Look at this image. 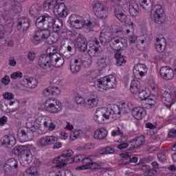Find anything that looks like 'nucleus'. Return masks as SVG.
I'll return each instance as SVG.
<instances>
[{"mask_svg": "<svg viewBox=\"0 0 176 176\" xmlns=\"http://www.w3.org/2000/svg\"><path fill=\"white\" fill-rule=\"evenodd\" d=\"M162 101L165 102L166 107L170 109L174 102L176 101V91L170 93L164 91L162 94Z\"/></svg>", "mask_w": 176, "mask_h": 176, "instance_id": "obj_13", "label": "nucleus"}, {"mask_svg": "<svg viewBox=\"0 0 176 176\" xmlns=\"http://www.w3.org/2000/svg\"><path fill=\"white\" fill-rule=\"evenodd\" d=\"M81 162L82 163V166H77L76 168V170H89V168L90 167V164H91V158L90 157H85V155H82V158L81 160Z\"/></svg>", "mask_w": 176, "mask_h": 176, "instance_id": "obj_28", "label": "nucleus"}, {"mask_svg": "<svg viewBox=\"0 0 176 176\" xmlns=\"http://www.w3.org/2000/svg\"><path fill=\"white\" fill-rule=\"evenodd\" d=\"M114 14L116 19H118V20H119V21H120L121 23H127V15L122 12V11L119 10H116L114 12Z\"/></svg>", "mask_w": 176, "mask_h": 176, "instance_id": "obj_35", "label": "nucleus"}, {"mask_svg": "<svg viewBox=\"0 0 176 176\" xmlns=\"http://www.w3.org/2000/svg\"><path fill=\"white\" fill-rule=\"evenodd\" d=\"M2 145H6L8 148H13L16 145V138L12 135H5L1 139Z\"/></svg>", "mask_w": 176, "mask_h": 176, "instance_id": "obj_22", "label": "nucleus"}, {"mask_svg": "<svg viewBox=\"0 0 176 176\" xmlns=\"http://www.w3.org/2000/svg\"><path fill=\"white\" fill-rule=\"evenodd\" d=\"M51 67H54V62L60 57V54L47 53Z\"/></svg>", "mask_w": 176, "mask_h": 176, "instance_id": "obj_39", "label": "nucleus"}, {"mask_svg": "<svg viewBox=\"0 0 176 176\" xmlns=\"http://www.w3.org/2000/svg\"><path fill=\"white\" fill-rule=\"evenodd\" d=\"M145 111L144 108L135 107L133 108L131 114L136 120H141L144 116H145Z\"/></svg>", "mask_w": 176, "mask_h": 176, "instance_id": "obj_26", "label": "nucleus"}, {"mask_svg": "<svg viewBox=\"0 0 176 176\" xmlns=\"http://www.w3.org/2000/svg\"><path fill=\"white\" fill-rule=\"evenodd\" d=\"M40 32V35H41L42 39H45V43L47 45H53L57 42V38H54V36H52V31L48 29H44L38 31Z\"/></svg>", "mask_w": 176, "mask_h": 176, "instance_id": "obj_16", "label": "nucleus"}, {"mask_svg": "<svg viewBox=\"0 0 176 176\" xmlns=\"http://www.w3.org/2000/svg\"><path fill=\"white\" fill-rule=\"evenodd\" d=\"M130 142L131 146L126 150L127 153H131V152H133V149H135V148H140V146H142V145L145 144V136H138L133 139Z\"/></svg>", "mask_w": 176, "mask_h": 176, "instance_id": "obj_15", "label": "nucleus"}, {"mask_svg": "<svg viewBox=\"0 0 176 176\" xmlns=\"http://www.w3.org/2000/svg\"><path fill=\"white\" fill-rule=\"evenodd\" d=\"M64 63H65L64 58L60 56L54 62V67L55 66L56 68H60V67H63V65H64Z\"/></svg>", "mask_w": 176, "mask_h": 176, "instance_id": "obj_50", "label": "nucleus"}, {"mask_svg": "<svg viewBox=\"0 0 176 176\" xmlns=\"http://www.w3.org/2000/svg\"><path fill=\"white\" fill-rule=\"evenodd\" d=\"M146 68V66L144 64H138L135 66L134 69L135 71H137L138 72H140L141 71H145V69Z\"/></svg>", "mask_w": 176, "mask_h": 176, "instance_id": "obj_57", "label": "nucleus"}, {"mask_svg": "<svg viewBox=\"0 0 176 176\" xmlns=\"http://www.w3.org/2000/svg\"><path fill=\"white\" fill-rule=\"evenodd\" d=\"M58 138L54 135H47L38 139V144L39 146H48V145H53L54 142H57Z\"/></svg>", "mask_w": 176, "mask_h": 176, "instance_id": "obj_17", "label": "nucleus"}, {"mask_svg": "<svg viewBox=\"0 0 176 176\" xmlns=\"http://www.w3.org/2000/svg\"><path fill=\"white\" fill-rule=\"evenodd\" d=\"M38 64L41 68H43V69H49V68H52V65L47 54L40 56Z\"/></svg>", "mask_w": 176, "mask_h": 176, "instance_id": "obj_19", "label": "nucleus"}, {"mask_svg": "<svg viewBox=\"0 0 176 176\" xmlns=\"http://www.w3.org/2000/svg\"><path fill=\"white\" fill-rule=\"evenodd\" d=\"M82 157L83 155H76L74 157L69 159V160H70L69 164H71L72 163H79L80 160L82 161Z\"/></svg>", "mask_w": 176, "mask_h": 176, "instance_id": "obj_54", "label": "nucleus"}, {"mask_svg": "<svg viewBox=\"0 0 176 176\" xmlns=\"http://www.w3.org/2000/svg\"><path fill=\"white\" fill-rule=\"evenodd\" d=\"M16 137L19 142H26L29 140H32V132L30 131L28 127L19 129Z\"/></svg>", "mask_w": 176, "mask_h": 176, "instance_id": "obj_12", "label": "nucleus"}, {"mask_svg": "<svg viewBox=\"0 0 176 176\" xmlns=\"http://www.w3.org/2000/svg\"><path fill=\"white\" fill-rule=\"evenodd\" d=\"M35 24L36 27L39 29L43 28L44 25H47V28H51L59 36H65L67 35V30L63 28V20L60 19L56 20L47 14L38 16L36 20Z\"/></svg>", "mask_w": 176, "mask_h": 176, "instance_id": "obj_1", "label": "nucleus"}, {"mask_svg": "<svg viewBox=\"0 0 176 176\" xmlns=\"http://www.w3.org/2000/svg\"><path fill=\"white\" fill-rule=\"evenodd\" d=\"M26 126H32L29 131L32 133V137H34V133H36V130L39 129L41 124L38 123V120L35 118L30 117L28 118Z\"/></svg>", "mask_w": 176, "mask_h": 176, "instance_id": "obj_21", "label": "nucleus"}, {"mask_svg": "<svg viewBox=\"0 0 176 176\" xmlns=\"http://www.w3.org/2000/svg\"><path fill=\"white\" fill-rule=\"evenodd\" d=\"M3 97L4 100H13V98H14V95L10 92H4L3 94Z\"/></svg>", "mask_w": 176, "mask_h": 176, "instance_id": "obj_58", "label": "nucleus"}, {"mask_svg": "<svg viewBox=\"0 0 176 176\" xmlns=\"http://www.w3.org/2000/svg\"><path fill=\"white\" fill-rule=\"evenodd\" d=\"M46 5L48 6V8L54 10L55 16L60 10H63L67 8L64 3L58 2V0H45L44 6L46 7Z\"/></svg>", "mask_w": 176, "mask_h": 176, "instance_id": "obj_10", "label": "nucleus"}, {"mask_svg": "<svg viewBox=\"0 0 176 176\" xmlns=\"http://www.w3.org/2000/svg\"><path fill=\"white\" fill-rule=\"evenodd\" d=\"M155 48L158 53H163L166 49V42H164V45L162 43H157L155 45Z\"/></svg>", "mask_w": 176, "mask_h": 176, "instance_id": "obj_51", "label": "nucleus"}, {"mask_svg": "<svg viewBox=\"0 0 176 176\" xmlns=\"http://www.w3.org/2000/svg\"><path fill=\"white\" fill-rule=\"evenodd\" d=\"M139 98H140L141 101L146 100L147 98L149 97L150 94L146 91V90H139L138 92Z\"/></svg>", "mask_w": 176, "mask_h": 176, "instance_id": "obj_48", "label": "nucleus"}, {"mask_svg": "<svg viewBox=\"0 0 176 176\" xmlns=\"http://www.w3.org/2000/svg\"><path fill=\"white\" fill-rule=\"evenodd\" d=\"M28 148L24 146H18L14 148L13 153L18 156H23L25 153H28Z\"/></svg>", "mask_w": 176, "mask_h": 176, "instance_id": "obj_32", "label": "nucleus"}, {"mask_svg": "<svg viewBox=\"0 0 176 176\" xmlns=\"http://www.w3.org/2000/svg\"><path fill=\"white\" fill-rule=\"evenodd\" d=\"M42 36L41 35L40 32L37 31L34 34L32 42L34 43V45H39V43L42 42Z\"/></svg>", "mask_w": 176, "mask_h": 176, "instance_id": "obj_41", "label": "nucleus"}, {"mask_svg": "<svg viewBox=\"0 0 176 176\" xmlns=\"http://www.w3.org/2000/svg\"><path fill=\"white\" fill-rule=\"evenodd\" d=\"M72 36H76L75 42L77 48L80 50V52L85 53V52L87 50V40L86 39V38L80 34V33H78L76 32H72Z\"/></svg>", "mask_w": 176, "mask_h": 176, "instance_id": "obj_9", "label": "nucleus"}, {"mask_svg": "<svg viewBox=\"0 0 176 176\" xmlns=\"http://www.w3.org/2000/svg\"><path fill=\"white\" fill-rule=\"evenodd\" d=\"M55 16H56V17H62V19H65V17L68 16V10L67 9V7H65V9L60 10Z\"/></svg>", "mask_w": 176, "mask_h": 176, "instance_id": "obj_52", "label": "nucleus"}, {"mask_svg": "<svg viewBox=\"0 0 176 176\" xmlns=\"http://www.w3.org/2000/svg\"><path fill=\"white\" fill-rule=\"evenodd\" d=\"M98 52H100V49L91 47L90 50H88V54L89 57H98Z\"/></svg>", "mask_w": 176, "mask_h": 176, "instance_id": "obj_49", "label": "nucleus"}, {"mask_svg": "<svg viewBox=\"0 0 176 176\" xmlns=\"http://www.w3.org/2000/svg\"><path fill=\"white\" fill-rule=\"evenodd\" d=\"M45 127H48V130L50 131H53L54 129H56V124L54 123H52V119L49 117H47L45 118V121L43 123Z\"/></svg>", "mask_w": 176, "mask_h": 176, "instance_id": "obj_37", "label": "nucleus"}, {"mask_svg": "<svg viewBox=\"0 0 176 176\" xmlns=\"http://www.w3.org/2000/svg\"><path fill=\"white\" fill-rule=\"evenodd\" d=\"M114 57L116 58V65L117 67H122V65L126 64V57L122 55V52H115Z\"/></svg>", "mask_w": 176, "mask_h": 176, "instance_id": "obj_30", "label": "nucleus"}, {"mask_svg": "<svg viewBox=\"0 0 176 176\" xmlns=\"http://www.w3.org/2000/svg\"><path fill=\"white\" fill-rule=\"evenodd\" d=\"M25 174H27L28 176H36L38 175V170H36V167L31 166L25 170Z\"/></svg>", "mask_w": 176, "mask_h": 176, "instance_id": "obj_45", "label": "nucleus"}, {"mask_svg": "<svg viewBox=\"0 0 176 176\" xmlns=\"http://www.w3.org/2000/svg\"><path fill=\"white\" fill-rule=\"evenodd\" d=\"M107 135H108V131H107V129L102 127L95 131L94 138L95 140H104L107 138Z\"/></svg>", "mask_w": 176, "mask_h": 176, "instance_id": "obj_27", "label": "nucleus"}, {"mask_svg": "<svg viewBox=\"0 0 176 176\" xmlns=\"http://www.w3.org/2000/svg\"><path fill=\"white\" fill-rule=\"evenodd\" d=\"M122 110L118 106H116L113 109H108L107 108H99L96 110L94 120L98 123H104V119H116L117 115H120Z\"/></svg>", "mask_w": 176, "mask_h": 176, "instance_id": "obj_3", "label": "nucleus"}, {"mask_svg": "<svg viewBox=\"0 0 176 176\" xmlns=\"http://www.w3.org/2000/svg\"><path fill=\"white\" fill-rule=\"evenodd\" d=\"M157 173L155 168H151V166L144 173V176H153Z\"/></svg>", "mask_w": 176, "mask_h": 176, "instance_id": "obj_53", "label": "nucleus"}, {"mask_svg": "<svg viewBox=\"0 0 176 176\" xmlns=\"http://www.w3.org/2000/svg\"><path fill=\"white\" fill-rule=\"evenodd\" d=\"M36 86H38V80L30 78L28 79V85H25V87L28 89H35Z\"/></svg>", "mask_w": 176, "mask_h": 176, "instance_id": "obj_42", "label": "nucleus"}, {"mask_svg": "<svg viewBox=\"0 0 176 176\" xmlns=\"http://www.w3.org/2000/svg\"><path fill=\"white\" fill-rule=\"evenodd\" d=\"M4 170L6 173H9V171H13V170H16L19 167V163L17 160L14 158H10L4 164Z\"/></svg>", "mask_w": 176, "mask_h": 176, "instance_id": "obj_20", "label": "nucleus"}, {"mask_svg": "<svg viewBox=\"0 0 176 176\" xmlns=\"http://www.w3.org/2000/svg\"><path fill=\"white\" fill-rule=\"evenodd\" d=\"M76 102L78 105H84L85 104V98L82 96H77L76 97Z\"/></svg>", "mask_w": 176, "mask_h": 176, "instance_id": "obj_60", "label": "nucleus"}, {"mask_svg": "<svg viewBox=\"0 0 176 176\" xmlns=\"http://www.w3.org/2000/svg\"><path fill=\"white\" fill-rule=\"evenodd\" d=\"M111 135L113 137H116L117 135H120L121 137H123V133L120 131V128H118V129L112 131Z\"/></svg>", "mask_w": 176, "mask_h": 176, "instance_id": "obj_63", "label": "nucleus"}, {"mask_svg": "<svg viewBox=\"0 0 176 176\" xmlns=\"http://www.w3.org/2000/svg\"><path fill=\"white\" fill-rule=\"evenodd\" d=\"M29 12L33 17H38L42 13V6L39 3H34L30 7Z\"/></svg>", "mask_w": 176, "mask_h": 176, "instance_id": "obj_24", "label": "nucleus"}, {"mask_svg": "<svg viewBox=\"0 0 176 176\" xmlns=\"http://www.w3.org/2000/svg\"><path fill=\"white\" fill-rule=\"evenodd\" d=\"M44 109L50 113H57L63 109V104L56 99L50 98L45 101Z\"/></svg>", "mask_w": 176, "mask_h": 176, "instance_id": "obj_7", "label": "nucleus"}, {"mask_svg": "<svg viewBox=\"0 0 176 176\" xmlns=\"http://www.w3.org/2000/svg\"><path fill=\"white\" fill-rule=\"evenodd\" d=\"M22 156H23V160L21 162V164H22V166H28V164H30V163L32 162V155L30 154V151L25 153Z\"/></svg>", "mask_w": 176, "mask_h": 176, "instance_id": "obj_36", "label": "nucleus"}, {"mask_svg": "<svg viewBox=\"0 0 176 176\" xmlns=\"http://www.w3.org/2000/svg\"><path fill=\"white\" fill-rule=\"evenodd\" d=\"M31 21L28 17H23L19 19L16 23V30L20 34H24L30 28Z\"/></svg>", "mask_w": 176, "mask_h": 176, "instance_id": "obj_14", "label": "nucleus"}, {"mask_svg": "<svg viewBox=\"0 0 176 176\" xmlns=\"http://www.w3.org/2000/svg\"><path fill=\"white\" fill-rule=\"evenodd\" d=\"M98 67L100 68H105L107 65V56H103L98 59L97 61Z\"/></svg>", "mask_w": 176, "mask_h": 176, "instance_id": "obj_43", "label": "nucleus"}, {"mask_svg": "<svg viewBox=\"0 0 176 176\" xmlns=\"http://www.w3.org/2000/svg\"><path fill=\"white\" fill-rule=\"evenodd\" d=\"M72 40L71 38H65L62 40L61 41V45L62 46H68V45H69V43H72Z\"/></svg>", "mask_w": 176, "mask_h": 176, "instance_id": "obj_61", "label": "nucleus"}, {"mask_svg": "<svg viewBox=\"0 0 176 176\" xmlns=\"http://www.w3.org/2000/svg\"><path fill=\"white\" fill-rule=\"evenodd\" d=\"M87 104L89 108H94L98 105V98H97V97H91L89 99H87Z\"/></svg>", "mask_w": 176, "mask_h": 176, "instance_id": "obj_40", "label": "nucleus"}, {"mask_svg": "<svg viewBox=\"0 0 176 176\" xmlns=\"http://www.w3.org/2000/svg\"><path fill=\"white\" fill-rule=\"evenodd\" d=\"M108 30L110 31L112 35V34H118L120 32V31H122V28H120V26L118 25L113 23L111 25L110 29Z\"/></svg>", "mask_w": 176, "mask_h": 176, "instance_id": "obj_46", "label": "nucleus"}, {"mask_svg": "<svg viewBox=\"0 0 176 176\" xmlns=\"http://www.w3.org/2000/svg\"><path fill=\"white\" fill-rule=\"evenodd\" d=\"M100 155H109L115 153V149L110 146H107L106 148L102 149L99 152Z\"/></svg>", "mask_w": 176, "mask_h": 176, "instance_id": "obj_47", "label": "nucleus"}, {"mask_svg": "<svg viewBox=\"0 0 176 176\" xmlns=\"http://www.w3.org/2000/svg\"><path fill=\"white\" fill-rule=\"evenodd\" d=\"M74 155V151L71 149L65 151L63 153L58 157L56 159L53 160V163L56 164V167L58 168H63V167H65L67 164H69L71 161V156Z\"/></svg>", "mask_w": 176, "mask_h": 176, "instance_id": "obj_5", "label": "nucleus"}, {"mask_svg": "<svg viewBox=\"0 0 176 176\" xmlns=\"http://www.w3.org/2000/svg\"><path fill=\"white\" fill-rule=\"evenodd\" d=\"M129 8V13L132 17H137L140 14V7L135 1H131Z\"/></svg>", "mask_w": 176, "mask_h": 176, "instance_id": "obj_25", "label": "nucleus"}, {"mask_svg": "<svg viewBox=\"0 0 176 176\" xmlns=\"http://www.w3.org/2000/svg\"><path fill=\"white\" fill-rule=\"evenodd\" d=\"M85 26L87 28L88 31H93L94 30V27H96V23L87 21V22H85Z\"/></svg>", "mask_w": 176, "mask_h": 176, "instance_id": "obj_55", "label": "nucleus"}, {"mask_svg": "<svg viewBox=\"0 0 176 176\" xmlns=\"http://www.w3.org/2000/svg\"><path fill=\"white\" fill-rule=\"evenodd\" d=\"M95 86L98 91L115 89L116 87V78L113 77V76H106L100 78L95 82Z\"/></svg>", "mask_w": 176, "mask_h": 176, "instance_id": "obj_4", "label": "nucleus"}, {"mask_svg": "<svg viewBox=\"0 0 176 176\" xmlns=\"http://www.w3.org/2000/svg\"><path fill=\"white\" fill-rule=\"evenodd\" d=\"M161 59L164 63H166V64H170L171 60H173V54L170 52H165L162 54Z\"/></svg>", "mask_w": 176, "mask_h": 176, "instance_id": "obj_38", "label": "nucleus"}, {"mask_svg": "<svg viewBox=\"0 0 176 176\" xmlns=\"http://www.w3.org/2000/svg\"><path fill=\"white\" fill-rule=\"evenodd\" d=\"M92 47H94L95 49H100V47H101V45H100V41H98V38L95 37L93 39V46H92Z\"/></svg>", "mask_w": 176, "mask_h": 176, "instance_id": "obj_62", "label": "nucleus"}, {"mask_svg": "<svg viewBox=\"0 0 176 176\" xmlns=\"http://www.w3.org/2000/svg\"><path fill=\"white\" fill-rule=\"evenodd\" d=\"M114 38L115 36H113L112 33L108 30H102L99 35V41L102 46H107V45L111 46Z\"/></svg>", "mask_w": 176, "mask_h": 176, "instance_id": "obj_11", "label": "nucleus"}, {"mask_svg": "<svg viewBox=\"0 0 176 176\" xmlns=\"http://www.w3.org/2000/svg\"><path fill=\"white\" fill-rule=\"evenodd\" d=\"M153 3L152 0H141L140 6L144 10H151V17L153 21L158 25L164 24L166 16H164V10L160 5H156L152 9Z\"/></svg>", "mask_w": 176, "mask_h": 176, "instance_id": "obj_2", "label": "nucleus"}, {"mask_svg": "<svg viewBox=\"0 0 176 176\" xmlns=\"http://www.w3.org/2000/svg\"><path fill=\"white\" fill-rule=\"evenodd\" d=\"M10 78L13 79V80H16L17 78H23V73H21V72H14L11 74Z\"/></svg>", "mask_w": 176, "mask_h": 176, "instance_id": "obj_56", "label": "nucleus"}, {"mask_svg": "<svg viewBox=\"0 0 176 176\" xmlns=\"http://www.w3.org/2000/svg\"><path fill=\"white\" fill-rule=\"evenodd\" d=\"M69 24L70 25H73V27H75V24H81V25H83V18L75 14H72L69 17Z\"/></svg>", "mask_w": 176, "mask_h": 176, "instance_id": "obj_29", "label": "nucleus"}, {"mask_svg": "<svg viewBox=\"0 0 176 176\" xmlns=\"http://www.w3.org/2000/svg\"><path fill=\"white\" fill-rule=\"evenodd\" d=\"M110 47L116 51L115 53H118V52L120 53V50L127 49V39L116 36L110 45Z\"/></svg>", "mask_w": 176, "mask_h": 176, "instance_id": "obj_8", "label": "nucleus"}, {"mask_svg": "<svg viewBox=\"0 0 176 176\" xmlns=\"http://www.w3.org/2000/svg\"><path fill=\"white\" fill-rule=\"evenodd\" d=\"M93 10L95 16L100 20H107L109 13L108 12V8L100 1H96L93 5Z\"/></svg>", "mask_w": 176, "mask_h": 176, "instance_id": "obj_6", "label": "nucleus"}, {"mask_svg": "<svg viewBox=\"0 0 176 176\" xmlns=\"http://www.w3.org/2000/svg\"><path fill=\"white\" fill-rule=\"evenodd\" d=\"M60 91L57 87H51V94L52 96H58L60 94Z\"/></svg>", "mask_w": 176, "mask_h": 176, "instance_id": "obj_59", "label": "nucleus"}, {"mask_svg": "<svg viewBox=\"0 0 176 176\" xmlns=\"http://www.w3.org/2000/svg\"><path fill=\"white\" fill-rule=\"evenodd\" d=\"M147 102V105H149L150 108H153L155 105H156V98L153 96L149 95L147 99H146Z\"/></svg>", "mask_w": 176, "mask_h": 176, "instance_id": "obj_44", "label": "nucleus"}, {"mask_svg": "<svg viewBox=\"0 0 176 176\" xmlns=\"http://www.w3.org/2000/svg\"><path fill=\"white\" fill-rule=\"evenodd\" d=\"M134 109V106L131 102H124L121 105V111L122 113H130V112H133Z\"/></svg>", "mask_w": 176, "mask_h": 176, "instance_id": "obj_34", "label": "nucleus"}, {"mask_svg": "<svg viewBox=\"0 0 176 176\" xmlns=\"http://www.w3.org/2000/svg\"><path fill=\"white\" fill-rule=\"evenodd\" d=\"M9 102L6 101L5 99H2L0 100V109L3 112H6V113H9L10 112H14V111H16L17 109H15L14 110H11L9 109Z\"/></svg>", "mask_w": 176, "mask_h": 176, "instance_id": "obj_31", "label": "nucleus"}, {"mask_svg": "<svg viewBox=\"0 0 176 176\" xmlns=\"http://www.w3.org/2000/svg\"><path fill=\"white\" fill-rule=\"evenodd\" d=\"M69 66L72 74H78L80 71V68H82V64L78 59H71Z\"/></svg>", "mask_w": 176, "mask_h": 176, "instance_id": "obj_23", "label": "nucleus"}, {"mask_svg": "<svg viewBox=\"0 0 176 176\" xmlns=\"http://www.w3.org/2000/svg\"><path fill=\"white\" fill-rule=\"evenodd\" d=\"M57 52H58V50L56 47H51L47 48L46 54H47V53H54L55 54H59Z\"/></svg>", "mask_w": 176, "mask_h": 176, "instance_id": "obj_64", "label": "nucleus"}, {"mask_svg": "<svg viewBox=\"0 0 176 176\" xmlns=\"http://www.w3.org/2000/svg\"><path fill=\"white\" fill-rule=\"evenodd\" d=\"M160 75L165 80H171L174 78V70L170 67H162L160 68Z\"/></svg>", "mask_w": 176, "mask_h": 176, "instance_id": "obj_18", "label": "nucleus"}, {"mask_svg": "<svg viewBox=\"0 0 176 176\" xmlns=\"http://www.w3.org/2000/svg\"><path fill=\"white\" fill-rule=\"evenodd\" d=\"M130 91L132 94H138L140 92V81L133 80L131 82Z\"/></svg>", "mask_w": 176, "mask_h": 176, "instance_id": "obj_33", "label": "nucleus"}]
</instances>
